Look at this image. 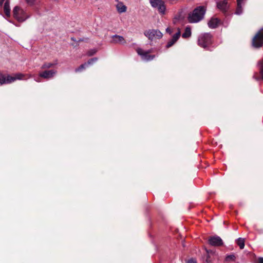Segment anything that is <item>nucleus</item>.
<instances>
[{
  "label": "nucleus",
  "mask_w": 263,
  "mask_h": 263,
  "mask_svg": "<svg viewBox=\"0 0 263 263\" xmlns=\"http://www.w3.org/2000/svg\"><path fill=\"white\" fill-rule=\"evenodd\" d=\"M220 21L217 18H212L208 23V26L210 28H216L219 24Z\"/></svg>",
  "instance_id": "dca6fc26"
},
{
  "label": "nucleus",
  "mask_w": 263,
  "mask_h": 263,
  "mask_svg": "<svg viewBox=\"0 0 263 263\" xmlns=\"http://www.w3.org/2000/svg\"><path fill=\"white\" fill-rule=\"evenodd\" d=\"M263 45V28L258 31L252 40V46L259 48Z\"/></svg>",
  "instance_id": "423d86ee"
},
{
  "label": "nucleus",
  "mask_w": 263,
  "mask_h": 263,
  "mask_svg": "<svg viewBox=\"0 0 263 263\" xmlns=\"http://www.w3.org/2000/svg\"><path fill=\"white\" fill-rule=\"evenodd\" d=\"M191 35V29L189 27H186L185 29L184 32L182 34L183 38H188Z\"/></svg>",
  "instance_id": "6ab92c4d"
},
{
  "label": "nucleus",
  "mask_w": 263,
  "mask_h": 263,
  "mask_svg": "<svg viewBox=\"0 0 263 263\" xmlns=\"http://www.w3.org/2000/svg\"><path fill=\"white\" fill-rule=\"evenodd\" d=\"M212 35L209 33L201 34L198 37V45L204 49L206 48L212 44Z\"/></svg>",
  "instance_id": "7ed1b4c3"
},
{
  "label": "nucleus",
  "mask_w": 263,
  "mask_h": 263,
  "mask_svg": "<svg viewBox=\"0 0 263 263\" xmlns=\"http://www.w3.org/2000/svg\"><path fill=\"white\" fill-rule=\"evenodd\" d=\"M35 81L38 82H40V81L39 80V79H38V78L35 79Z\"/></svg>",
  "instance_id": "72a5a7b5"
},
{
  "label": "nucleus",
  "mask_w": 263,
  "mask_h": 263,
  "mask_svg": "<svg viewBox=\"0 0 263 263\" xmlns=\"http://www.w3.org/2000/svg\"><path fill=\"white\" fill-rule=\"evenodd\" d=\"M144 34L151 41L160 39L162 37V33L158 29H149L146 30Z\"/></svg>",
  "instance_id": "39448f33"
},
{
  "label": "nucleus",
  "mask_w": 263,
  "mask_h": 263,
  "mask_svg": "<svg viewBox=\"0 0 263 263\" xmlns=\"http://www.w3.org/2000/svg\"><path fill=\"white\" fill-rule=\"evenodd\" d=\"M209 256L207 257V258L206 259L205 263H213L210 260H209Z\"/></svg>",
  "instance_id": "c756f323"
},
{
  "label": "nucleus",
  "mask_w": 263,
  "mask_h": 263,
  "mask_svg": "<svg viewBox=\"0 0 263 263\" xmlns=\"http://www.w3.org/2000/svg\"><path fill=\"white\" fill-rule=\"evenodd\" d=\"M112 43H120L121 44H124L126 43L125 40L122 36L118 35H114L112 36Z\"/></svg>",
  "instance_id": "2eb2a0df"
},
{
  "label": "nucleus",
  "mask_w": 263,
  "mask_h": 263,
  "mask_svg": "<svg viewBox=\"0 0 263 263\" xmlns=\"http://www.w3.org/2000/svg\"><path fill=\"white\" fill-rule=\"evenodd\" d=\"M187 263H196V261L195 260H194L193 259H191L188 260Z\"/></svg>",
  "instance_id": "bb28decb"
},
{
  "label": "nucleus",
  "mask_w": 263,
  "mask_h": 263,
  "mask_svg": "<svg viewBox=\"0 0 263 263\" xmlns=\"http://www.w3.org/2000/svg\"><path fill=\"white\" fill-rule=\"evenodd\" d=\"M57 63H45L41 67L42 69H48L57 65Z\"/></svg>",
  "instance_id": "412c9836"
},
{
  "label": "nucleus",
  "mask_w": 263,
  "mask_h": 263,
  "mask_svg": "<svg viewBox=\"0 0 263 263\" xmlns=\"http://www.w3.org/2000/svg\"><path fill=\"white\" fill-rule=\"evenodd\" d=\"M117 9L119 12L123 13L126 11V7L122 3H119L117 5Z\"/></svg>",
  "instance_id": "a211bd4d"
},
{
  "label": "nucleus",
  "mask_w": 263,
  "mask_h": 263,
  "mask_svg": "<svg viewBox=\"0 0 263 263\" xmlns=\"http://www.w3.org/2000/svg\"><path fill=\"white\" fill-rule=\"evenodd\" d=\"M206 9L204 6L196 7L187 17L188 21L191 23H196L202 20L205 13Z\"/></svg>",
  "instance_id": "f257e3e1"
},
{
  "label": "nucleus",
  "mask_w": 263,
  "mask_h": 263,
  "mask_svg": "<svg viewBox=\"0 0 263 263\" xmlns=\"http://www.w3.org/2000/svg\"><path fill=\"white\" fill-rule=\"evenodd\" d=\"M14 17L20 22H23L29 17L26 12L18 6H15L13 10Z\"/></svg>",
  "instance_id": "f03ea898"
},
{
  "label": "nucleus",
  "mask_w": 263,
  "mask_h": 263,
  "mask_svg": "<svg viewBox=\"0 0 263 263\" xmlns=\"http://www.w3.org/2000/svg\"><path fill=\"white\" fill-rule=\"evenodd\" d=\"M258 66L261 79L263 80V59L258 62Z\"/></svg>",
  "instance_id": "aec40b11"
},
{
  "label": "nucleus",
  "mask_w": 263,
  "mask_h": 263,
  "mask_svg": "<svg viewBox=\"0 0 263 263\" xmlns=\"http://www.w3.org/2000/svg\"><path fill=\"white\" fill-rule=\"evenodd\" d=\"M5 0H0V6H2Z\"/></svg>",
  "instance_id": "7c9ffc66"
},
{
  "label": "nucleus",
  "mask_w": 263,
  "mask_h": 263,
  "mask_svg": "<svg viewBox=\"0 0 263 263\" xmlns=\"http://www.w3.org/2000/svg\"><path fill=\"white\" fill-rule=\"evenodd\" d=\"M254 79H255L256 80H258L259 79V78L256 77H255V76H254Z\"/></svg>",
  "instance_id": "473e14b6"
},
{
  "label": "nucleus",
  "mask_w": 263,
  "mask_h": 263,
  "mask_svg": "<svg viewBox=\"0 0 263 263\" xmlns=\"http://www.w3.org/2000/svg\"><path fill=\"white\" fill-rule=\"evenodd\" d=\"M98 60V58H93L89 59L87 62L81 65H80L78 68H76L75 71L76 72H80L83 69H84L86 67H87L89 65H92L93 63L96 62Z\"/></svg>",
  "instance_id": "9d476101"
},
{
  "label": "nucleus",
  "mask_w": 263,
  "mask_h": 263,
  "mask_svg": "<svg viewBox=\"0 0 263 263\" xmlns=\"http://www.w3.org/2000/svg\"><path fill=\"white\" fill-rule=\"evenodd\" d=\"M260 233H263V231H260Z\"/></svg>",
  "instance_id": "c9c22d12"
},
{
  "label": "nucleus",
  "mask_w": 263,
  "mask_h": 263,
  "mask_svg": "<svg viewBox=\"0 0 263 263\" xmlns=\"http://www.w3.org/2000/svg\"><path fill=\"white\" fill-rule=\"evenodd\" d=\"M35 0H26V2L29 5H33Z\"/></svg>",
  "instance_id": "a878e982"
},
{
  "label": "nucleus",
  "mask_w": 263,
  "mask_h": 263,
  "mask_svg": "<svg viewBox=\"0 0 263 263\" xmlns=\"http://www.w3.org/2000/svg\"><path fill=\"white\" fill-rule=\"evenodd\" d=\"M96 52V51H94L92 53H91L90 55H92L93 53H95Z\"/></svg>",
  "instance_id": "f704fd0d"
},
{
  "label": "nucleus",
  "mask_w": 263,
  "mask_h": 263,
  "mask_svg": "<svg viewBox=\"0 0 263 263\" xmlns=\"http://www.w3.org/2000/svg\"><path fill=\"white\" fill-rule=\"evenodd\" d=\"M236 257L234 254L228 255L225 258V261L229 262L231 261H234L235 260Z\"/></svg>",
  "instance_id": "b1692460"
},
{
  "label": "nucleus",
  "mask_w": 263,
  "mask_h": 263,
  "mask_svg": "<svg viewBox=\"0 0 263 263\" xmlns=\"http://www.w3.org/2000/svg\"><path fill=\"white\" fill-rule=\"evenodd\" d=\"M57 73V71L55 70H45L40 72L39 76L44 79H49L53 78Z\"/></svg>",
  "instance_id": "1a4fd4ad"
},
{
  "label": "nucleus",
  "mask_w": 263,
  "mask_h": 263,
  "mask_svg": "<svg viewBox=\"0 0 263 263\" xmlns=\"http://www.w3.org/2000/svg\"><path fill=\"white\" fill-rule=\"evenodd\" d=\"M151 6L157 10L161 15H164L166 11V6L164 2L162 0H149Z\"/></svg>",
  "instance_id": "20e7f679"
},
{
  "label": "nucleus",
  "mask_w": 263,
  "mask_h": 263,
  "mask_svg": "<svg viewBox=\"0 0 263 263\" xmlns=\"http://www.w3.org/2000/svg\"><path fill=\"white\" fill-rule=\"evenodd\" d=\"M170 4H174L177 3L178 0H168Z\"/></svg>",
  "instance_id": "393cba45"
},
{
  "label": "nucleus",
  "mask_w": 263,
  "mask_h": 263,
  "mask_svg": "<svg viewBox=\"0 0 263 263\" xmlns=\"http://www.w3.org/2000/svg\"><path fill=\"white\" fill-rule=\"evenodd\" d=\"M136 51L138 54L141 57V59L143 61H150L153 60L155 58V55H149L147 52H146L145 50L140 48H137Z\"/></svg>",
  "instance_id": "0eeeda50"
},
{
  "label": "nucleus",
  "mask_w": 263,
  "mask_h": 263,
  "mask_svg": "<svg viewBox=\"0 0 263 263\" xmlns=\"http://www.w3.org/2000/svg\"><path fill=\"white\" fill-rule=\"evenodd\" d=\"M180 30L178 29V31L175 34H174L172 38L168 42L166 45V47L168 48L172 47L179 39L180 36Z\"/></svg>",
  "instance_id": "9b49d317"
},
{
  "label": "nucleus",
  "mask_w": 263,
  "mask_h": 263,
  "mask_svg": "<svg viewBox=\"0 0 263 263\" xmlns=\"http://www.w3.org/2000/svg\"><path fill=\"white\" fill-rule=\"evenodd\" d=\"M4 11L5 13V15L7 17H9L10 16V3L9 1H6L4 4Z\"/></svg>",
  "instance_id": "f3484780"
},
{
  "label": "nucleus",
  "mask_w": 263,
  "mask_h": 263,
  "mask_svg": "<svg viewBox=\"0 0 263 263\" xmlns=\"http://www.w3.org/2000/svg\"><path fill=\"white\" fill-rule=\"evenodd\" d=\"M7 84V76H5L0 72V85Z\"/></svg>",
  "instance_id": "5701e85b"
},
{
  "label": "nucleus",
  "mask_w": 263,
  "mask_h": 263,
  "mask_svg": "<svg viewBox=\"0 0 263 263\" xmlns=\"http://www.w3.org/2000/svg\"><path fill=\"white\" fill-rule=\"evenodd\" d=\"M217 7L221 11L226 12L228 8V3L226 0H223L217 3Z\"/></svg>",
  "instance_id": "4468645a"
},
{
  "label": "nucleus",
  "mask_w": 263,
  "mask_h": 263,
  "mask_svg": "<svg viewBox=\"0 0 263 263\" xmlns=\"http://www.w3.org/2000/svg\"><path fill=\"white\" fill-rule=\"evenodd\" d=\"M237 7L235 12V14L238 15H241L243 12L242 6L245 5L246 0H236Z\"/></svg>",
  "instance_id": "f8f14e48"
},
{
  "label": "nucleus",
  "mask_w": 263,
  "mask_h": 263,
  "mask_svg": "<svg viewBox=\"0 0 263 263\" xmlns=\"http://www.w3.org/2000/svg\"><path fill=\"white\" fill-rule=\"evenodd\" d=\"M208 241L209 244L213 246H220L223 245L222 240L217 235L210 237Z\"/></svg>",
  "instance_id": "6e6552de"
},
{
  "label": "nucleus",
  "mask_w": 263,
  "mask_h": 263,
  "mask_svg": "<svg viewBox=\"0 0 263 263\" xmlns=\"http://www.w3.org/2000/svg\"><path fill=\"white\" fill-rule=\"evenodd\" d=\"M237 244L239 246L241 249L244 248L245 247V239L242 238H239L237 239Z\"/></svg>",
  "instance_id": "4be33fe9"
},
{
  "label": "nucleus",
  "mask_w": 263,
  "mask_h": 263,
  "mask_svg": "<svg viewBox=\"0 0 263 263\" xmlns=\"http://www.w3.org/2000/svg\"><path fill=\"white\" fill-rule=\"evenodd\" d=\"M258 262L259 263H263V257H259L258 258Z\"/></svg>",
  "instance_id": "c85d7f7f"
},
{
  "label": "nucleus",
  "mask_w": 263,
  "mask_h": 263,
  "mask_svg": "<svg viewBox=\"0 0 263 263\" xmlns=\"http://www.w3.org/2000/svg\"><path fill=\"white\" fill-rule=\"evenodd\" d=\"M24 75L22 73H16L14 76L10 75L7 76V84H9L13 82L16 80H22Z\"/></svg>",
  "instance_id": "ddd939ff"
},
{
  "label": "nucleus",
  "mask_w": 263,
  "mask_h": 263,
  "mask_svg": "<svg viewBox=\"0 0 263 263\" xmlns=\"http://www.w3.org/2000/svg\"><path fill=\"white\" fill-rule=\"evenodd\" d=\"M166 32L168 33L169 34H171L172 33V30L170 28H167L166 29Z\"/></svg>",
  "instance_id": "cd10ccee"
},
{
  "label": "nucleus",
  "mask_w": 263,
  "mask_h": 263,
  "mask_svg": "<svg viewBox=\"0 0 263 263\" xmlns=\"http://www.w3.org/2000/svg\"><path fill=\"white\" fill-rule=\"evenodd\" d=\"M146 52H147V53L148 54H149L150 53H151L152 52V49H149V50H146L145 51Z\"/></svg>",
  "instance_id": "2f4dec72"
}]
</instances>
